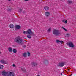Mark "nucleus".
I'll use <instances>...</instances> for the list:
<instances>
[{"label":"nucleus","mask_w":76,"mask_h":76,"mask_svg":"<svg viewBox=\"0 0 76 76\" xmlns=\"http://www.w3.org/2000/svg\"><path fill=\"white\" fill-rule=\"evenodd\" d=\"M10 26L11 28H14L15 27V26L13 24H11L10 25Z\"/></svg>","instance_id":"2eb2a0df"},{"label":"nucleus","mask_w":76,"mask_h":76,"mask_svg":"<svg viewBox=\"0 0 76 76\" xmlns=\"http://www.w3.org/2000/svg\"><path fill=\"white\" fill-rule=\"evenodd\" d=\"M56 43H57L58 44L59 42L61 43V44H62V43H64V42L63 41H61L58 40H56Z\"/></svg>","instance_id":"9d476101"},{"label":"nucleus","mask_w":76,"mask_h":76,"mask_svg":"<svg viewBox=\"0 0 76 76\" xmlns=\"http://www.w3.org/2000/svg\"><path fill=\"white\" fill-rule=\"evenodd\" d=\"M12 67H16V66L14 64L12 65Z\"/></svg>","instance_id":"5701e85b"},{"label":"nucleus","mask_w":76,"mask_h":76,"mask_svg":"<svg viewBox=\"0 0 76 76\" xmlns=\"http://www.w3.org/2000/svg\"><path fill=\"white\" fill-rule=\"evenodd\" d=\"M61 75H62V73H61Z\"/></svg>","instance_id":"58836bf2"},{"label":"nucleus","mask_w":76,"mask_h":76,"mask_svg":"<svg viewBox=\"0 0 76 76\" xmlns=\"http://www.w3.org/2000/svg\"><path fill=\"white\" fill-rule=\"evenodd\" d=\"M67 20H66L65 21L64 23H67Z\"/></svg>","instance_id":"cd10ccee"},{"label":"nucleus","mask_w":76,"mask_h":76,"mask_svg":"<svg viewBox=\"0 0 76 76\" xmlns=\"http://www.w3.org/2000/svg\"><path fill=\"white\" fill-rule=\"evenodd\" d=\"M23 33L25 34H31V35H34V33L32 32V30L31 29H29L26 31H23Z\"/></svg>","instance_id":"7ed1b4c3"},{"label":"nucleus","mask_w":76,"mask_h":76,"mask_svg":"<svg viewBox=\"0 0 76 76\" xmlns=\"http://www.w3.org/2000/svg\"><path fill=\"white\" fill-rule=\"evenodd\" d=\"M25 12H23V13H25Z\"/></svg>","instance_id":"c9c22d12"},{"label":"nucleus","mask_w":76,"mask_h":76,"mask_svg":"<svg viewBox=\"0 0 76 76\" xmlns=\"http://www.w3.org/2000/svg\"><path fill=\"white\" fill-rule=\"evenodd\" d=\"M64 20H63L62 22H65V21Z\"/></svg>","instance_id":"c756f323"},{"label":"nucleus","mask_w":76,"mask_h":76,"mask_svg":"<svg viewBox=\"0 0 76 76\" xmlns=\"http://www.w3.org/2000/svg\"><path fill=\"white\" fill-rule=\"evenodd\" d=\"M67 45L69 47H71V48H73L74 47V45H73V43L72 42H69L67 44Z\"/></svg>","instance_id":"20e7f679"},{"label":"nucleus","mask_w":76,"mask_h":76,"mask_svg":"<svg viewBox=\"0 0 76 76\" xmlns=\"http://www.w3.org/2000/svg\"><path fill=\"white\" fill-rule=\"evenodd\" d=\"M26 54H27V53H24L23 54V57H26Z\"/></svg>","instance_id":"f3484780"},{"label":"nucleus","mask_w":76,"mask_h":76,"mask_svg":"<svg viewBox=\"0 0 76 76\" xmlns=\"http://www.w3.org/2000/svg\"><path fill=\"white\" fill-rule=\"evenodd\" d=\"M0 69H3V66L2 65H0Z\"/></svg>","instance_id":"6ab92c4d"},{"label":"nucleus","mask_w":76,"mask_h":76,"mask_svg":"<svg viewBox=\"0 0 76 76\" xmlns=\"http://www.w3.org/2000/svg\"><path fill=\"white\" fill-rule=\"evenodd\" d=\"M8 76H15V74L13 72H10L8 73Z\"/></svg>","instance_id":"39448f33"},{"label":"nucleus","mask_w":76,"mask_h":76,"mask_svg":"<svg viewBox=\"0 0 76 76\" xmlns=\"http://www.w3.org/2000/svg\"><path fill=\"white\" fill-rule=\"evenodd\" d=\"M66 35L67 37H69L70 36V34H66Z\"/></svg>","instance_id":"a878e982"},{"label":"nucleus","mask_w":76,"mask_h":76,"mask_svg":"<svg viewBox=\"0 0 76 76\" xmlns=\"http://www.w3.org/2000/svg\"><path fill=\"white\" fill-rule=\"evenodd\" d=\"M0 53H1V52H0Z\"/></svg>","instance_id":"a19ab883"},{"label":"nucleus","mask_w":76,"mask_h":76,"mask_svg":"<svg viewBox=\"0 0 76 76\" xmlns=\"http://www.w3.org/2000/svg\"><path fill=\"white\" fill-rule=\"evenodd\" d=\"M32 66H36V65H37V64L36 63H32Z\"/></svg>","instance_id":"a211bd4d"},{"label":"nucleus","mask_w":76,"mask_h":76,"mask_svg":"<svg viewBox=\"0 0 76 76\" xmlns=\"http://www.w3.org/2000/svg\"><path fill=\"white\" fill-rule=\"evenodd\" d=\"M10 9H8L7 10V11H10Z\"/></svg>","instance_id":"7c9ffc66"},{"label":"nucleus","mask_w":76,"mask_h":76,"mask_svg":"<svg viewBox=\"0 0 76 76\" xmlns=\"http://www.w3.org/2000/svg\"><path fill=\"white\" fill-rule=\"evenodd\" d=\"M8 50L9 52H12V48H10V47H9L8 48Z\"/></svg>","instance_id":"4468645a"},{"label":"nucleus","mask_w":76,"mask_h":76,"mask_svg":"<svg viewBox=\"0 0 76 76\" xmlns=\"http://www.w3.org/2000/svg\"><path fill=\"white\" fill-rule=\"evenodd\" d=\"M7 61H4V60H2L1 61L0 63L2 64H6Z\"/></svg>","instance_id":"1a4fd4ad"},{"label":"nucleus","mask_w":76,"mask_h":76,"mask_svg":"<svg viewBox=\"0 0 76 76\" xmlns=\"http://www.w3.org/2000/svg\"><path fill=\"white\" fill-rule=\"evenodd\" d=\"M44 9L46 11L48 10H49V7L47 6H46L44 7Z\"/></svg>","instance_id":"f8f14e48"},{"label":"nucleus","mask_w":76,"mask_h":76,"mask_svg":"<svg viewBox=\"0 0 76 76\" xmlns=\"http://www.w3.org/2000/svg\"><path fill=\"white\" fill-rule=\"evenodd\" d=\"M14 41L17 44H21L22 42V39L20 36H18L14 39Z\"/></svg>","instance_id":"f257e3e1"},{"label":"nucleus","mask_w":76,"mask_h":76,"mask_svg":"<svg viewBox=\"0 0 76 76\" xmlns=\"http://www.w3.org/2000/svg\"><path fill=\"white\" fill-rule=\"evenodd\" d=\"M2 75L3 76H7V75H8V72H3L2 73Z\"/></svg>","instance_id":"6e6552de"},{"label":"nucleus","mask_w":76,"mask_h":76,"mask_svg":"<svg viewBox=\"0 0 76 76\" xmlns=\"http://www.w3.org/2000/svg\"><path fill=\"white\" fill-rule=\"evenodd\" d=\"M69 76H72V75H70Z\"/></svg>","instance_id":"4c0bfd02"},{"label":"nucleus","mask_w":76,"mask_h":76,"mask_svg":"<svg viewBox=\"0 0 76 76\" xmlns=\"http://www.w3.org/2000/svg\"><path fill=\"white\" fill-rule=\"evenodd\" d=\"M72 75H73V73H72L71 74V76H72Z\"/></svg>","instance_id":"72a5a7b5"},{"label":"nucleus","mask_w":76,"mask_h":76,"mask_svg":"<svg viewBox=\"0 0 76 76\" xmlns=\"http://www.w3.org/2000/svg\"><path fill=\"white\" fill-rule=\"evenodd\" d=\"M65 31H67V29H64Z\"/></svg>","instance_id":"c85d7f7f"},{"label":"nucleus","mask_w":76,"mask_h":76,"mask_svg":"<svg viewBox=\"0 0 76 76\" xmlns=\"http://www.w3.org/2000/svg\"><path fill=\"white\" fill-rule=\"evenodd\" d=\"M51 28H49V29H51Z\"/></svg>","instance_id":"e433bc0d"},{"label":"nucleus","mask_w":76,"mask_h":76,"mask_svg":"<svg viewBox=\"0 0 76 76\" xmlns=\"http://www.w3.org/2000/svg\"><path fill=\"white\" fill-rule=\"evenodd\" d=\"M21 70L23 73H25V72H26V69H25V68H24L22 67Z\"/></svg>","instance_id":"ddd939ff"},{"label":"nucleus","mask_w":76,"mask_h":76,"mask_svg":"<svg viewBox=\"0 0 76 76\" xmlns=\"http://www.w3.org/2000/svg\"><path fill=\"white\" fill-rule=\"evenodd\" d=\"M64 66V62H61L59 64V67H63Z\"/></svg>","instance_id":"0eeeda50"},{"label":"nucleus","mask_w":76,"mask_h":76,"mask_svg":"<svg viewBox=\"0 0 76 76\" xmlns=\"http://www.w3.org/2000/svg\"><path fill=\"white\" fill-rule=\"evenodd\" d=\"M27 54H28V56H30V53H29V52H28Z\"/></svg>","instance_id":"bb28decb"},{"label":"nucleus","mask_w":76,"mask_h":76,"mask_svg":"<svg viewBox=\"0 0 76 76\" xmlns=\"http://www.w3.org/2000/svg\"><path fill=\"white\" fill-rule=\"evenodd\" d=\"M27 37L28 38H31V35H27Z\"/></svg>","instance_id":"aec40b11"},{"label":"nucleus","mask_w":76,"mask_h":76,"mask_svg":"<svg viewBox=\"0 0 76 76\" xmlns=\"http://www.w3.org/2000/svg\"><path fill=\"white\" fill-rule=\"evenodd\" d=\"M47 31L48 32H51V29H49Z\"/></svg>","instance_id":"b1692460"},{"label":"nucleus","mask_w":76,"mask_h":76,"mask_svg":"<svg viewBox=\"0 0 76 76\" xmlns=\"http://www.w3.org/2000/svg\"><path fill=\"white\" fill-rule=\"evenodd\" d=\"M62 28H63V29H66L65 28H64V27H63Z\"/></svg>","instance_id":"2f4dec72"},{"label":"nucleus","mask_w":76,"mask_h":76,"mask_svg":"<svg viewBox=\"0 0 76 76\" xmlns=\"http://www.w3.org/2000/svg\"><path fill=\"white\" fill-rule=\"evenodd\" d=\"M29 0H24L25 1H28Z\"/></svg>","instance_id":"473e14b6"},{"label":"nucleus","mask_w":76,"mask_h":76,"mask_svg":"<svg viewBox=\"0 0 76 76\" xmlns=\"http://www.w3.org/2000/svg\"><path fill=\"white\" fill-rule=\"evenodd\" d=\"M12 52L14 53H16L17 52V50L15 49H12Z\"/></svg>","instance_id":"dca6fc26"},{"label":"nucleus","mask_w":76,"mask_h":76,"mask_svg":"<svg viewBox=\"0 0 76 76\" xmlns=\"http://www.w3.org/2000/svg\"><path fill=\"white\" fill-rule=\"evenodd\" d=\"M68 3H69L70 4V3H72V1H70V0H68Z\"/></svg>","instance_id":"4be33fe9"},{"label":"nucleus","mask_w":76,"mask_h":76,"mask_svg":"<svg viewBox=\"0 0 76 76\" xmlns=\"http://www.w3.org/2000/svg\"><path fill=\"white\" fill-rule=\"evenodd\" d=\"M8 1H11V0H8Z\"/></svg>","instance_id":"f704fd0d"},{"label":"nucleus","mask_w":76,"mask_h":76,"mask_svg":"<svg viewBox=\"0 0 76 76\" xmlns=\"http://www.w3.org/2000/svg\"><path fill=\"white\" fill-rule=\"evenodd\" d=\"M47 61V62H48V61Z\"/></svg>","instance_id":"ea45409f"},{"label":"nucleus","mask_w":76,"mask_h":76,"mask_svg":"<svg viewBox=\"0 0 76 76\" xmlns=\"http://www.w3.org/2000/svg\"><path fill=\"white\" fill-rule=\"evenodd\" d=\"M45 14L46 16H47V17L50 16V12H49L47 11L46 12Z\"/></svg>","instance_id":"423d86ee"},{"label":"nucleus","mask_w":76,"mask_h":76,"mask_svg":"<svg viewBox=\"0 0 76 76\" xmlns=\"http://www.w3.org/2000/svg\"><path fill=\"white\" fill-rule=\"evenodd\" d=\"M53 34L55 36H59L60 35V31L58 30L54 29L53 31Z\"/></svg>","instance_id":"f03ea898"},{"label":"nucleus","mask_w":76,"mask_h":76,"mask_svg":"<svg viewBox=\"0 0 76 76\" xmlns=\"http://www.w3.org/2000/svg\"><path fill=\"white\" fill-rule=\"evenodd\" d=\"M16 29H21V27L19 25H17L15 26Z\"/></svg>","instance_id":"9b49d317"},{"label":"nucleus","mask_w":76,"mask_h":76,"mask_svg":"<svg viewBox=\"0 0 76 76\" xmlns=\"http://www.w3.org/2000/svg\"><path fill=\"white\" fill-rule=\"evenodd\" d=\"M22 9H20V10H19V12H20V13L22 12Z\"/></svg>","instance_id":"393cba45"},{"label":"nucleus","mask_w":76,"mask_h":76,"mask_svg":"<svg viewBox=\"0 0 76 76\" xmlns=\"http://www.w3.org/2000/svg\"><path fill=\"white\" fill-rule=\"evenodd\" d=\"M22 47L23 48H26V45H23L22 46Z\"/></svg>","instance_id":"412c9836"}]
</instances>
